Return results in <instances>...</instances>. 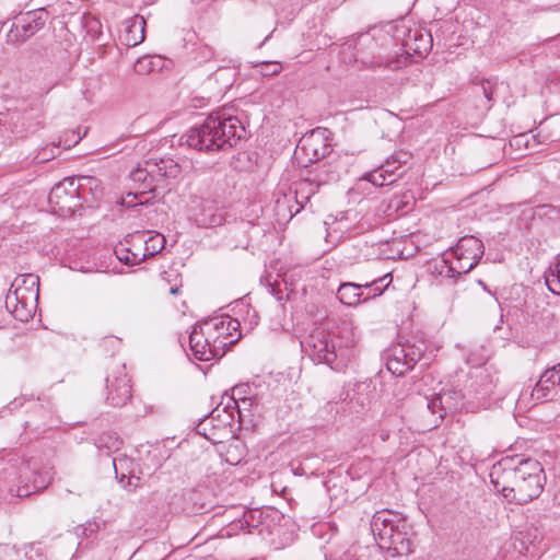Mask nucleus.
Masks as SVG:
<instances>
[{"label":"nucleus","instance_id":"nucleus-11","mask_svg":"<svg viewBox=\"0 0 560 560\" xmlns=\"http://www.w3.org/2000/svg\"><path fill=\"white\" fill-rule=\"evenodd\" d=\"M559 395L560 363L547 369L530 392L523 390L520 395V400L535 405L544 400H553Z\"/></svg>","mask_w":560,"mask_h":560},{"label":"nucleus","instance_id":"nucleus-8","mask_svg":"<svg viewBox=\"0 0 560 560\" xmlns=\"http://www.w3.org/2000/svg\"><path fill=\"white\" fill-rule=\"evenodd\" d=\"M74 177H67L56 184L49 195L48 202L51 210L60 215H71L79 203L82 184Z\"/></svg>","mask_w":560,"mask_h":560},{"label":"nucleus","instance_id":"nucleus-17","mask_svg":"<svg viewBox=\"0 0 560 560\" xmlns=\"http://www.w3.org/2000/svg\"><path fill=\"white\" fill-rule=\"evenodd\" d=\"M145 232H136L133 234H129L128 237L130 238H139L140 241L144 242V249L142 254H131V256H119V260L122 261L126 265H137L142 262L147 257H153L156 254H159L165 246V237L160 234L155 233L151 236H149L147 240H144Z\"/></svg>","mask_w":560,"mask_h":560},{"label":"nucleus","instance_id":"nucleus-28","mask_svg":"<svg viewBox=\"0 0 560 560\" xmlns=\"http://www.w3.org/2000/svg\"><path fill=\"white\" fill-rule=\"evenodd\" d=\"M148 162L156 183L165 178H175L180 173L179 165L172 159H150Z\"/></svg>","mask_w":560,"mask_h":560},{"label":"nucleus","instance_id":"nucleus-6","mask_svg":"<svg viewBox=\"0 0 560 560\" xmlns=\"http://www.w3.org/2000/svg\"><path fill=\"white\" fill-rule=\"evenodd\" d=\"M330 132L326 128H315L303 135L294 151V159L302 167H307L330 152Z\"/></svg>","mask_w":560,"mask_h":560},{"label":"nucleus","instance_id":"nucleus-26","mask_svg":"<svg viewBox=\"0 0 560 560\" xmlns=\"http://www.w3.org/2000/svg\"><path fill=\"white\" fill-rule=\"evenodd\" d=\"M122 42L129 47L141 44L145 38V20L141 15H133L126 21Z\"/></svg>","mask_w":560,"mask_h":560},{"label":"nucleus","instance_id":"nucleus-29","mask_svg":"<svg viewBox=\"0 0 560 560\" xmlns=\"http://www.w3.org/2000/svg\"><path fill=\"white\" fill-rule=\"evenodd\" d=\"M223 406V411L226 413V419L224 421L225 424H230L231 421L233 420L234 418V411L237 412V406H238V402L236 400L235 397H226V402H223L221 401L220 405L214 409L212 410L211 415H210V418L209 419H205L202 420L198 425H197V431L198 433L205 435L208 440H211V441H214L213 438L209 436L207 434V427L208 424L213 420V418L217 416L219 417L220 416V407Z\"/></svg>","mask_w":560,"mask_h":560},{"label":"nucleus","instance_id":"nucleus-53","mask_svg":"<svg viewBox=\"0 0 560 560\" xmlns=\"http://www.w3.org/2000/svg\"><path fill=\"white\" fill-rule=\"evenodd\" d=\"M22 400L25 401L26 398L25 397L16 398V399H14V401L11 402V405L16 406L19 404V406H22L23 405Z\"/></svg>","mask_w":560,"mask_h":560},{"label":"nucleus","instance_id":"nucleus-36","mask_svg":"<svg viewBox=\"0 0 560 560\" xmlns=\"http://www.w3.org/2000/svg\"><path fill=\"white\" fill-rule=\"evenodd\" d=\"M246 388H247L246 385L235 386L233 388L231 397H235L237 402H242L243 405L248 404L249 406H253V399L244 396Z\"/></svg>","mask_w":560,"mask_h":560},{"label":"nucleus","instance_id":"nucleus-38","mask_svg":"<svg viewBox=\"0 0 560 560\" xmlns=\"http://www.w3.org/2000/svg\"><path fill=\"white\" fill-rule=\"evenodd\" d=\"M98 529V525L95 522H89L84 525L78 526L75 528L77 535L89 536L95 533Z\"/></svg>","mask_w":560,"mask_h":560},{"label":"nucleus","instance_id":"nucleus-30","mask_svg":"<svg viewBox=\"0 0 560 560\" xmlns=\"http://www.w3.org/2000/svg\"><path fill=\"white\" fill-rule=\"evenodd\" d=\"M130 178L135 184H138V189L141 194L152 191L156 188V182L151 173L148 160L139 163L138 166L131 171Z\"/></svg>","mask_w":560,"mask_h":560},{"label":"nucleus","instance_id":"nucleus-33","mask_svg":"<svg viewBox=\"0 0 560 560\" xmlns=\"http://www.w3.org/2000/svg\"><path fill=\"white\" fill-rule=\"evenodd\" d=\"M545 282L550 292L560 295V255L557 262L545 273Z\"/></svg>","mask_w":560,"mask_h":560},{"label":"nucleus","instance_id":"nucleus-43","mask_svg":"<svg viewBox=\"0 0 560 560\" xmlns=\"http://www.w3.org/2000/svg\"><path fill=\"white\" fill-rule=\"evenodd\" d=\"M350 287V282H345V283H341L339 289H338V299L340 300L341 303L346 304V305H350V302L347 301V298H346V294H345V291Z\"/></svg>","mask_w":560,"mask_h":560},{"label":"nucleus","instance_id":"nucleus-22","mask_svg":"<svg viewBox=\"0 0 560 560\" xmlns=\"http://www.w3.org/2000/svg\"><path fill=\"white\" fill-rule=\"evenodd\" d=\"M376 394L375 385L371 380L359 382L352 388V411L365 413L371 409Z\"/></svg>","mask_w":560,"mask_h":560},{"label":"nucleus","instance_id":"nucleus-52","mask_svg":"<svg viewBox=\"0 0 560 560\" xmlns=\"http://www.w3.org/2000/svg\"><path fill=\"white\" fill-rule=\"evenodd\" d=\"M272 68H270V71L265 72L266 74H276L280 71L281 67L279 63L271 65Z\"/></svg>","mask_w":560,"mask_h":560},{"label":"nucleus","instance_id":"nucleus-37","mask_svg":"<svg viewBox=\"0 0 560 560\" xmlns=\"http://www.w3.org/2000/svg\"><path fill=\"white\" fill-rule=\"evenodd\" d=\"M152 70V61L148 57L139 58L135 63L137 73H145Z\"/></svg>","mask_w":560,"mask_h":560},{"label":"nucleus","instance_id":"nucleus-42","mask_svg":"<svg viewBox=\"0 0 560 560\" xmlns=\"http://www.w3.org/2000/svg\"><path fill=\"white\" fill-rule=\"evenodd\" d=\"M127 462H128V458H126V457L113 459V467L115 469L116 478L119 480V482H124V480L126 478V474L118 471V464L122 465V463H127Z\"/></svg>","mask_w":560,"mask_h":560},{"label":"nucleus","instance_id":"nucleus-27","mask_svg":"<svg viewBox=\"0 0 560 560\" xmlns=\"http://www.w3.org/2000/svg\"><path fill=\"white\" fill-rule=\"evenodd\" d=\"M54 472L51 468L44 467L42 470L34 471L31 483L18 487L19 497H28L32 493L45 490L52 481Z\"/></svg>","mask_w":560,"mask_h":560},{"label":"nucleus","instance_id":"nucleus-51","mask_svg":"<svg viewBox=\"0 0 560 560\" xmlns=\"http://www.w3.org/2000/svg\"><path fill=\"white\" fill-rule=\"evenodd\" d=\"M70 135H71V138L67 139L66 140L67 142H72L73 144H77L81 140V137L78 136L74 131H71Z\"/></svg>","mask_w":560,"mask_h":560},{"label":"nucleus","instance_id":"nucleus-2","mask_svg":"<svg viewBox=\"0 0 560 560\" xmlns=\"http://www.w3.org/2000/svg\"><path fill=\"white\" fill-rule=\"evenodd\" d=\"M245 136V128L235 116L210 114L201 125L190 128L182 139L197 151L210 152L234 147Z\"/></svg>","mask_w":560,"mask_h":560},{"label":"nucleus","instance_id":"nucleus-9","mask_svg":"<svg viewBox=\"0 0 560 560\" xmlns=\"http://www.w3.org/2000/svg\"><path fill=\"white\" fill-rule=\"evenodd\" d=\"M201 324L206 328L205 335L215 343L213 348L217 351L225 352L228 347L233 346L240 339V335L234 336L240 328V322L229 315L215 316Z\"/></svg>","mask_w":560,"mask_h":560},{"label":"nucleus","instance_id":"nucleus-55","mask_svg":"<svg viewBox=\"0 0 560 560\" xmlns=\"http://www.w3.org/2000/svg\"><path fill=\"white\" fill-rule=\"evenodd\" d=\"M372 226V223L371 222H366V226H364V224H362L359 230L360 232L364 231V230H368Z\"/></svg>","mask_w":560,"mask_h":560},{"label":"nucleus","instance_id":"nucleus-40","mask_svg":"<svg viewBox=\"0 0 560 560\" xmlns=\"http://www.w3.org/2000/svg\"><path fill=\"white\" fill-rule=\"evenodd\" d=\"M480 89L482 90V93L488 102L492 101L493 95V85L490 82V80L482 79L480 81Z\"/></svg>","mask_w":560,"mask_h":560},{"label":"nucleus","instance_id":"nucleus-4","mask_svg":"<svg viewBox=\"0 0 560 560\" xmlns=\"http://www.w3.org/2000/svg\"><path fill=\"white\" fill-rule=\"evenodd\" d=\"M39 278L33 273L14 279L5 295V308L20 322H27L37 308Z\"/></svg>","mask_w":560,"mask_h":560},{"label":"nucleus","instance_id":"nucleus-1","mask_svg":"<svg viewBox=\"0 0 560 560\" xmlns=\"http://www.w3.org/2000/svg\"><path fill=\"white\" fill-rule=\"evenodd\" d=\"M490 480L509 502L525 504L541 494L546 476L537 459L506 456L492 466Z\"/></svg>","mask_w":560,"mask_h":560},{"label":"nucleus","instance_id":"nucleus-59","mask_svg":"<svg viewBox=\"0 0 560 560\" xmlns=\"http://www.w3.org/2000/svg\"><path fill=\"white\" fill-rule=\"evenodd\" d=\"M360 54L357 52L355 55V61H358V57H359ZM351 58H354V55H351Z\"/></svg>","mask_w":560,"mask_h":560},{"label":"nucleus","instance_id":"nucleus-57","mask_svg":"<svg viewBox=\"0 0 560 560\" xmlns=\"http://www.w3.org/2000/svg\"><path fill=\"white\" fill-rule=\"evenodd\" d=\"M200 51H212V48L208 47V46H203L200 48Z\"/></svg>","mask_w":560,"mask_h":560},{"label":"nucleus","instance_id":"nucleus-20","mask_svg":"<svg viewBox=\"0 0 560 560\" xmlns=\"http://www.w3.org/2000/svg\"><path fill=\"white\" fill-rule=\"evenodd\" d=\"M191 217L195 223L200 228H210L220 225L223 222V215L213 201L201 200L191 210Z\"/></svg>","mask_w":560,"mask_h":560},{"label":"nucleus","instance_id":"nucleus-47","mask_svg":"<svg viewBox=\"0 0 560 560\" xmlns=\"http://www.w3.org/2000/svg\"><path fill=\"white\" fill-rule=\"evenodd\" d=\"M375 189H372L370 190L369 186L366 185H362L360 187L357 186V182L352 185V192H362V194H365V195H370L374 191Z\"/></svg>","mask_w":560,"mask_h":560},{"label":"nucleus","instance_id":"nucleus-5","mask_svg":"<svg viewBox=\"0 0 560 560\" xmlns=\"http://www.w3.org/2000/svg\"><path fill=\"white\" fill-rule=\"evenodd\" d=\"M393 40L400 43L402 50L408 56H425L433 46L430 32L420 28H410L404 21L387 23L383 30Z\"/></svg>","mask_w":560,"mask_h":560},{"label":"nucleus","instance_id":"nucleus-35","mask_svg":"<svg viewBox=\"0 0 560 560\" xmlns=\"http://www.w3.org/2000/svg\"><path fill=\"white\" fill-rule=\"evenodd\" d=\"M96 445L98 447H107V448H118L120 445V441L117 436L112 433H105L101 435L97 440Z\"/></svg>","mask_w":560,"mask_h":560},{"label":"nucleus","instance_id":"nucleus-10","mask_svg":"<svg viewBox=\"0 0 560 560\" xmlns=\"http://www.w3.org/2000/svg\"><path fill=\"white\" fill-rule=\"evenodd\" d=\"M303 351L315 362L326 363L331 369L340 371L339 364H335L337 353L335 346L328 340V334L320 328L313 330L301 342Z\"/></svg>","mask_w":560,"mask_h":560},{"label":"nucleus","instance_id":"nucleus-41","mask_svg":"<svg viewBox=\"0 0 560 560\" xmlns=\"http://www.w3.org/2000/svg\"><path fill=\"white\" fill-rule=\"evenodd\" d=\"M487 361V354L480 353L478 355L474 353H469L467 357V362L472 366H479Z\"/></svg>","mask_w":560,"mask_h":560},{"label":"nucleus","instance_id":"nucleus-7","mask_svg":"<svg viewBox=\"0 0 560 560\" xmlns=\"http://www.w3.org/2000/svg\"><path fill=\"white\" fill-rule=\"evenodd\" d=\"M48 12L36 9L18 14L7 33V43L20 45L42 30L47 21Z\"/></svg>","mask_w":560,"mask_h":560},{"label":"nucleus","instance_id":"nucleus-31","mask_svg":"<svg viewBox=\"0 0 560 560\" xmlns=\"http://www.w3.org/2000/svg\"><path fill=\"white\" fill-rule=\"evenodd\" d=\"M386 365L387 370L396 375H404L409 371L404 345L394 347L390 350Z\"/></svg>","mask_w":560,"mask_h":560},{"label":"nucleus","instance_id":"nucleus-18","mask_svg":"<svg viewBox=\"0 0 560 560\" xmlns=\"http://www.w3.org/2000/svg\"><path fill=\"white\" fill-rule=\"evenodd\" d=\"M399 166L394 167L393 163L386 161L384 165L376 167L375 170L364 173L357 179V186L362 185L369 186L370 190L376 189L377 187L392 185L401 175H397L396 171Z\"/></svg>","mask_w":560,"mask_h":560},{"label":"nucleus","instance_id":"nucleus-54","mask_svg":"<svg viewBox=\"0 0 560 560\" xmlns=\"http://www.w3.org/2000/svg\"><path fill=\"white\" fill-rule=\"evenodd\" d=\"M178 291H179V287H177V285L170 288V293L171 294H177Z\"/></svg>","mask_w":560,"mask_h":560},{"label":"nucleus","instance_id":"nucleus-24","mask_svg":"<svg viewBox=\"0 0 560 560\" xmlns=\"http://www.w3.org/2000/svg\"><path fill=\"white\" fill-rule=\"evenodd\" d=\"M392 282L390 273L385 275L384 277H380L374 279L370 283L359 284L352 282V289L359 290L353 295L357 298L355 302H352V306L354 304H359L362 302H366L371 299H374L383 293V291Z\"/></svg>","mask_w":560,"mask_h":560},{"label":"nucleus","instance_id":"nucleus-45","mask_svg":"<svg viewBox=\"0 0 560 560\" xmlns=\"http://www.w3.org/2000/svg\"><path fill=\"white\" fill-rule=\"evenodd\" d=\"M130 197H132V199H136V198H137V195L129 194V195L127 196V198H124V199H122L121 205H122V206H125V207H128V208H130V207H138V206H143V205H144V202H143V201H140V202H138V203H132V200H129V198H130Z\"/></svg>","mask_w":560,"mask_h":560},{"label":"nucleus","instance_id":"nucleus-15","mask_svg":"<svg viewBox=\"0 0 560 560\" xmlns=\"http://www.w3.org/2000/svg\"><path fill=\"white\" fill-rule=\"evenodd\" d=\"M206 334V328L202 324L195 325L189 335V348L191 354L196 360L199 361H210L217 358H222L224 355V351H217L213 348L214 342H212L211 338H208Z\"/></svg>","mask_w":560,"mask_h":560},{"label":"nucleus","instance_id":"nucleus-25","mask_svg":"<svg viewBox=\"0 0 560 560\" xmlns=\"http://www.w3.org/2000/svg\"><path fill=\"white\" fill-rule=\"evenodd\" d=\"M485 253L483 243L472 236L466 235L462 237L457 244L451 248L448 255L452 256H466L467 259H474L480 261Z\"/></svg>","mask_w":560,"mask_h":560},{"label":"nucleus","instance_id":"nucleus-32","mask_svg":"<svg viewBox=\"0 0 560 560\" xmlns=\"http://www.w3.org/2000/svg\"><path fill=\"white\" fill-rule=\"evenodd\" d=\"M318 184L305 178L296 183L295 190L293 194L296 202L303 205L304 201L310 200L311 196L314 195L318 189Z\"/></svg>","mask_w":560,"mask_h":560},{"label":"nucleus","instance_id":"nucleus-49","mask_svg":"<svg viewBox=\"0 0 560 560\" xmlns=\"http://www.w3.org/2000/svg\"><path fill=\"white\" fill-rule=\"evenodd\" d=\"M117 258L119 259V256H131V254H135L133 252H130L129 248H120L115 250Z\"/></svg>","mask_w":560,"mask_h":560},{"label":"nucleus","instance_id":"nucleus-46","mask_svg":"<svg viewBox=\"0 0 560 560\" xmlns=\"http://www.w3.org/2000/svg\"><path fill=\"white\" fill-rule=\"evenodd\" d=\"M249 522L247 515L244 516V520H238L237 522H233L231 524V530H235L236 528L243 529L245 526H248Z\"/></svg>","mask_w":560,"mask_h":560},{"label":"nucleus","instance_id":"nucleus-48","mask_svg":"<svg viewBox=\"0 0 560 560\" xmlns=\"http://www.w3.org/2000/svg\"><path fill=\"white\" fill-rule=\"evenodd\" d=\"M250 407L248 404L246 405H243L242 402H238V406L236 407L237 408V415H238V418L241 419L245 412H249L250 410Z\"/></svg>","mask_w":560,"mask_h":560},{"label":"nucleus","instance_id":"nucleus-16","mask_svg":"<svg viewBox=\"0 0 560 560\" xmlns=\"http://www.w3.org/2000/svg\"><path fill=\"white\" fill-rule=\"evenodd\" d=\"M206 334V328L202 324L195 325L189 335V348L191 354L196 360L199 361H210L217 358H222L224 355V351H217L213 348L214 342H212L211 338H208Z\"/></svg>","mask_w":560,"mask_h":560},{"label":"nucleus","instance_id":"nucleus-19","mask_svg":"<svg viewBox=\"0 0 560 560\" xmlns=\"http://www.w3.org/2000/svg\"><path fill=\"white\" fill-rule=\"evenodd\" d=\"M200 500L201 493L198 490L185 489L172 495L170 508L175 513L198 514L205 508Z\"/></svg>","mask_w":560,"mask_h":560},{"label":"nucleus","instance_id":"nucleus-39","mask_svg":"<svg viewBox=\"0 0 560 560\" xmlns=\"http://www.w3.org/2000/svg\"><path fill=\"white\" fill-rule=\"evenodd\" d=\"M512 147H516L517 149H521L522 147L529 148V139L528 135L522 133L518 136H515L511 141Z\"/></svg>","mask_w":560,"mask_h":560},{"label":"nucleus","instance_id":"nucleus-44","mask_svg":"<svg viewBox=\"0 0 560 560\" xmlns=\"http://www.w3.org/2000/svg\"><path fill=\"white\" fill-rule=\"evenodd\" d=\"M54 149H55V148H50V153H49V154L47 153V149H43V151H42V152H39V153L35 156V159H36L38 162H45V161L50 160L51 158H54V156H55V154H54V152H52V151H54Z\"/></svg>","mask_w":560,"mask_h":560},{"label":"nucleus","instance_id":"nucleus-23","mask_svg":"<svg viewBox=\"0 0 560 560\" xmlns=\"http://www.w3.org/2000/svg\"><path fill=\"white\" fill-rule=\"evenodd\" d=\"M303 209V205L296 202L292 191L285 192L278 189L275 192V212L279 221H289Z\"/></svg>","mask_w":560,"mask_h":560},{"label":"nucleus","instance_id":"nucleus-50","mask_svg":"<svg viewBox=\"0 0 560 560\" xmlns=\"http://www.w3.org/2000/svg\"><path fill=\"white\" fill-rule=\"evenodd\" d=\"M400 63H401V61H400V60H396V61H388V62L385 65V67H386V68H389V69L395 70V69H398V68L400 67Z\"/></svg>","mask_w":560,"mask_h":560},{"label":"nucleus","instance_id":"nucleus-3","mask_svg":"<svg viewBox=\"0 0 560 560\" xmlns=\"http://www.w3.org/2000/svg\"><path fill=\"white\" fill-rule=\"evenodd\" d=\"M371 532L382 549L393 550L397 556L412 552L411 526L390 511H377L371 520Z\"/></svg>","mask_w":560,"mask_h":560},{"label":"nucleus","instance_id":"nucleus-56","mask_svg":"<svg viewBox=\"0 0 560 560\" xmlns=\"http://www.w3.org/2000/svg\"><path fill=\"white\" fill-rule=\"evenodd\" d=\"M81 179L86 180L89 184H92L95 182V179L93 177H82Z\"/></svg>","mask_w":560,"mask_h":560},{"label":"nucleus","instance_id":"nucleus-14","mask_svg":"<svg viewBox=\"0 0 560 560\" xmlns=\"http://www.w3.org/2000/svg\"><path fill=\"white\" fill-rule=\"evenodd\" d=\"M454 260L450 261L447 258H442L433 264L432 273H436L442 279L455 283L457 279L465 273L472 270L479 261L467 259L466 256H453Z\"/></svg>","mask_w":560,"mask_h":560},{"label":"nucleus","instance_id":"nucleus-58","mask_svg":"<svg viewBox=\"0 0 560 560\" xmlns=\"http://www.w3.org/2000/svg\"><path fill=\"white\" fill-rule=\"evenodd\" d=\"M31 549H36V551H37L39 549V547L34 544V545L31 546Z\"/></svg>","mask_w":560,"mask_h":560},{"label":"nucleus","instance_id":"nucleus-34","mask_svg":"<svg viewBox=\"0 0 560 560\" xmlns=\"http://www.w3.org/2000/svg\"><path fill=\"white\" fill-rule=\"evenodd\" d=\"M406 351V360L408 363V369L411 370L415 364L421 360L423 352L425 350V346L423 342L419 343H404Z\"/></svg>","mask_w":560,"mask_h":560},{"label":"nucleus","instance_id":"nucleus-12","mask_svg":"<svg viewBox=\"0 0 560 560\" xmlns=\"http://www.w3.org/2000/svg\"><path fill=\"white\" fill-rule=\"evenodd\" d=\"M106 401L113 407H121L131 398L130 378L126 373V366L114 363L106 375Z\"/></svg>","mask_w":560,"mask_h":560},{"label":"nucleus","instance_id":"nucleus-21","mask_svg":"<svg viewBox=\"0 0 560 560\" xmlns=\"http://www.w3.org/2000/svg\"><path fill=\"white\" fill-rule=\"evenodd\" d=\"M377 27H372L366 33H359L357 36L352 34V48H354L358 54H361V62L362 65H366L370 67L380 66V63L374 60H366L365 56H372L374 58L375 51L377 50L376 43V33L381 32Z\"/></svg>","mask_w":560,"mask_h":560},{"label":"nucleus","instance_id":"nucleus-13","mask_svg":"<svg viewBox=\"0 0 560 560\" xmlns=\"http://www.w3.org/2000/svg\"><path fill=\"white\" fill-rule=\"evenodd\" d=\"M463 393L455 388L443 389L440 393L433 395L427 404L428 410L432 415H438L433 428L439 425V421H442L448 413H454L464 408Z\"/></svg>","mask_w":560,"mask_h":560}]
</instances>
